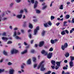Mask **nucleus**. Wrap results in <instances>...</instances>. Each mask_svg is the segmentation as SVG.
<instances>
[{
	"label": "nucleus",
	"mask_w": 74,
	"mask_h": 74,
	"mask_svg": "<svg viewBox=\"0 0 74 74\" xmlns=\"http://www.w3.org/2000/svg\"><path fill=\"white\" fill-rule=\"evenodd\" d=\"M41 52L42 54H43L45 56L48 55L47 58H48V59H51V58H52L53 54L52 53L49 52L48 53L47 52L45 51L44 50H42Z\"/></svg>",
	"instance_id": "nucleus-1"
},
{
	"label": "nucleus",
	"mask_w": 74,
	"mask_h": 74,
	"mask_svg": "<svg viewBox=\"0 0 74 74\" xmlns=\"http://www.w3.org/2000/svg\"><path fill=\"white\" fill-rule=\"evenodd\" d=\"M44 61H42L39 64V65L38 67V69H39L40 68V71H43L46 70V68L44 67Z\"/></svg>",
	"instance_id": "nucleus-2"
},
{
	"label": "nucleus",
	"mask_w": 74,
	"mask_h": 74,
	"mask_svg": "<svg viewBox=\"0 0 74 74\" xmlns=\"http://www.w3.org/2000/svg\"><path fill=\"white\" fill-rule=\"evenodd\" d=\"M10 52L11 54L13 55L15 53H17L18 52V51L15 49H14L12 50Z\"/></svg>",
	"instance_id": "nucleus-3"
},
{
	"label": "nucleus",
	"mask_w": 74,
	"mask_h": 74,
	"mask_svg": "<svg viewBox=\"0 0 74 74\" xmlns=\"http://www.w3.org/2000/svg\"><path fill=\"white\" fill-rule=\"evenodd\" d=\"M39 30V27H37L36 29H35L34 30V34L35 35V36L36 35V34H37V31Z\"/></svg>",
	"instance_id": "nucleus-4"
},
{
	"label": "nucleus",
	"mask_w": 74,
	"mask_h": 74,
	"mask_svg": "<svg viewBox=\"0 0 74 74\" xmlns=\"http://www.w3.org/2000/svg\"><path fill=\"white\" fill-rule=\"evenodd\" d=\"M68 46V44H67V43H65L64 45H62L61 47V49L63 51H64V49H65L66 47H67Z\"/></svg>",
	"instance_id": "nucleus-5"
},
{
	"label": "nucleus",
	"mask_w": 74,
	"mask_h": 74,
	"mask_svg": "<svg viewBox=\"0 0 74 74\" xmlns=\"http://www.w3.org/2000/svg\"><path fill=\"white\" fill-rule=\"evenodd\" d=\"M69 65L70 68H72V67L74 66V64H73V61H71V62H69Z\"/></svg>",
	"instance_id": "nucleus-6"
},
{
	"label": "nucleus",
	"mask_w": 74,
	"mask_h": 74,
	"mask_svg": "<svg viewBox=\"0 0 74 74\" xmlns=\"http://www.w3.org/2000/svg\"><path fill=\"white\" fill-rule=\"evenodd\" d=\"M38 4V2L37 1H35V3L34 6V8H36L37 7V5Z\"/></svg>",
	"instance_id": "nucleus-7"
},
{
	"label": "nucleus",
	"mask_w": 74,
	"mask_h": 74,
	"mask_svg": "<svg viewBox=\"0 0 74 74\" xmlns=\"http://www.w3.org/2000/svg\"><path fill=\"white\" fill-rule=\"evenodd\" d=\"M1 39L2 40H3L4 41L6 42L8 40V38L7 37H3L1 38Z\"/></svg>",
	"instance_id": "nucleus-8"
},
{
	"label": "nucleus",
	"mask_w": 74,
	"mask_h": 74,
	"mask_svg": "<svg viewBox=\"0 0 74 74\" xmlns=\"http://www.w3.org/2000/svg\"><path fill=\"white\" fill-rule=\"evenodd\" d=\"M58 41V40L57 39H55L54 40H51V44H55V42H56Z\"/></svg>",
	"instance_id": "nucleus-9"
},
{
	"label": "nucleus",
	"mask_w": 74,
	"mask_h": 74,
	"mask_svg": "<svg viewBox=\"0 0 74 74\" xmlns=\"http://www.w3.org/2000/svg\"><path fill=\"white\" fill-rule=\"evenodd\" d=\"M27 53V50H25L24 51H22L21 52V55H23V54H25V53Z\"/></svg>",
	"instance_id": "nucleus-10"
},
{
	"label": "nucleus",
	"mask_w": 74,
	"mask_h": 74,
	"mask_svg": "<svg viewBox=\"0 0 74 74\" xmlns=\"http://www.w3.org/2000/svg\"><path fill=\"white\" fill-rule=\"evenodd\" d=\"M31 59H28L27 61V64H31Z\"/></svg>",
	"instance_id": "nucleus-11"
},
{
	"label": "nucleus",
	"mask_w": 74,
	"mask_h": 74,
	"mask_svg": "<svg viewBox=\"0 0 74 74\" xmlns=\"http://www.w3.org/2000/svg\"><path fill=\"white\" fill-rule=\"evenodd\" d=\"M22 16V14L18 15L16 16V18H18V19H21Z\"/></svg>",
	"instance_id": "nucleus-12"
},
{
	"label": "nucleus",
	"mask_w": 74,
	"mask_h": 74,
	"mask_svg": "<svg viewBox=\"0 0 74 74\" xmlns=\"http://www.w3.org/2000/svg\"><path fill=\"white\" fill-rule=\"evenodd\" d=\"M44 44V42L42 41L40 42V43L39 44V46L40 47H42L43 45Z\"/></svg>",
	"instance_id": "nucleus-13"
},
{
	"label": "nucleus",
	"mask_w": 74,
	"mask_h": 74,
	"mask_svg": "<svg viewBox=\"0 0 74 74\" xmlns=\"http://www.w3.org/2000/svg\"><path fill=\"white\" fill-rule=\"evenodd\" d=\"M3 53L4 55H5V56H8V53H7V52L5 51V50L3 51Z\"/></svg>",
	"instance_id": "nucleus-14"
},
{
	"label": "nucleus",
	"mask_w": 74,
	"mask_h": 74,
	"mask_svg": "<svg viewBox=\"0 0 74 74\" xmlns=\"http://www.w3.org/2000/svg\"><path fill=\"white\" fill-rule=\"evenodd\" d=\"M51 62L52 63V64H53V65H54V66H55V63H56L55 61L53 60H52L51 61Z\"/></svg>",
	"instance_id": "nucleus-15"
},
{
	"label": "nucleus",
	"mask_w": 74,
	"mask_h": 74,
	"mask_svg": "<svg viewBox=\"0 0 74 74\" xmlns=\"http://www.w3.org/2000/svg\"><path fill=\"white\" fill-rule=\"evenodd\" d=\"M14 70L12 69L10 70L9 71L10 74H14Z\"/></svg>",
	"instance_id": "nucleus-16"
},
{
	"label": "nucleus",
	"mask_w": 74,
	"mask_h": 74,
	"mask_svg": "<svg viewBox=\"0 0 74 74\" xmlns=\"http://www.w3.org/2000/svg\"><path fill=\"white\" fill-rule=\"evenodd\" d=\"M70 15L69 14H67L65 16V18L66 19H69L70 18Z\"/></svg>",
	"instance_id": "nucleus-17"
},
{
	"label": "nucleus",
	"mask_w": 74,
	"mask_h": 74,
	"mask_svg": "<svg viewBox=\"0 0 74 74\" xmlns=\"http://www.w3.org/2000/svg\"><path fill=\"white\" fill-rule=\"evenodd\" d=\"M66 32H65V31L64 30L63 31L61 32V34L62 35V36H64V35H66Z\"/></svg>",
	"instance_id": "nucleus-18"
},
{
	"label": "nucleus",
	"mask_w": 74,
	"mask_h": 74,
	"mask_svg": "<svg viewBox=\"0 0 74 74\" xmlns=\"http://www.w3.org/2000/svg\"><path fill=\"white\" fill-rule=\"evenodd\" d=\"M60 63H61V62H57L56 63V64L57 66H60Z\"/></svg>",
	"instance_id": "nucleus-19"
},
{
	"label": "nucleus",
	"mask_w": 74,
	"mask_h": 74,
	"mask_svg": "<svg viewBox=\"0 0 74 74\" xmlns=\"http://www.w3.org/2000/svg\"><path fill=\"white\" fill-rule=\"evenodd\" d=\"M29 27L31 29L33 28V25L30 23H29Z\"/></svg>",
	"instance_id": "nucleus-20"
},
{
	"label": "nucleus",
	"mask_w": 74,
	"mask_h": 74,
	"mask_svg": "<svg viewBox=\"0 0 74 74\" xmlns=\"http://www.w3.org/2000/svg\"><path fill=\"white\" fill-rule=\"evenodd\" d=\"M70 54L68 53H66L65 54V56L66 58H67L69 56Z\"/></svg>",
	"instance_id": "nucleus-21"
},
{
	"label": "nucleus",
	"mask_w": 74,
	"mask_h": 74,
	"mask_svg": "<svg viewBox=\"0 0 74 74\" xmlns=\"http://www.w3.org/2000/svg\"><path fill=\"white\" fill-rule=\"evenodd\" d=\"M4 12H5L6 13V14H7V15H8V13L7 12H8V13H11V11L9 10H7V11H6L5 12H3V13H4Z\"/></svg>",
	"instance_id": "nucleus-22"
},
{
	"label": "nucleus",
	"mask_w": 74,
	"mask_h": 74,
	"mask_svg": "<svg viewBox=\"0 0 74 74\" xmlns=\"http://www.w3.org/2000/svg\"><path fill=\"white\" fill-rule=\"evenodd\" d=\"M66 67L64 66V67L63 68V69L64 70H67V69L68 68V65H66Z\"/></svg>",
	"instance_id": "nucleus-23"
},
{
	"label": "nucleus",
	"mask_w": 74,
	"mask_h": 74,
	"mask_svg": "<svg viewBox=\"0 0 74 74\" xmlns=\"http://www.w3.org/2000/svg\"><path fill=\"white\" fill-rule=\"evenodd\" d=\"M44 26L45 27H49V26L48 25V23H46L44 24Z\"/></svg>",
	"instance_id": "nucleus-24"
},
{
	"label": "nucleus",
	"mask_w": 74,
	"mask_h": 74,
	"mask_svg": "<svg viewBox=\"0 0 74 74\" xmlns=\"http://www.w3.org/2000/svg\"><path fill=\"white\" fill-rule=\"evenodd\" d=\"M32 59L34 62H36V60H37L36 58L35 57H33L32 58Z\"/></svg>",
	"instance_id": "nucleus-25"
},
{
	"label": "nucleus",
	"mask_w": 74,
	"mask_h": 74,
	"mask_svg": "<svg viewBox=\"0 0 74 74\" xmlns=\"http://www.w3.org/2000/svg\"><path fill=\"white\" fill-rule=\"evenodd\" d=\"M59 9H60V10H63V5H61Z\"/></svg>",
	"instance_id": "nucleus-26"
},
{
	"label": "nucleus",
	"mask_w": 74,
	"mask_h": 74,
	"mask_svg": "<svg viewBox=\"0 0 74 74\" xmlns=\"http://www.w3.org/2000/svg\"><path fill=\"white\" fill-rule=\"evenodd\" d=\"M15 38L16 39H17V40L18 39H21V38L19 37V36H14Z\"/></svg>",
	"instance_id": "nucleus-27"
},
{
	"label": "nucleus",
	"mask_w": 74,
	"mask_h": 74,
	"mask_svg": "<svg viewBox=\"0 0 74 74\" xmlns=\"http://www.w3.org/2000/svg\"><path fill=\"white\" fill-rule=\"evenodd\" d=\"M4 16V13L3 14H0V19H2V18H3Z\"/></svg>",
	"instance_id": "nucleus-28"
},
{
	"label": "nucleus",
	"mask_w": 74,
	"mask_h": 74,
	"mask_svg": "<svg viewBox=\"0 0 74 74\" xmlns=\"http://www.w3.org/2000/svg\"><path fill=\"white\" fill-rule=\"evenodd\" d=\"M71 58V61H73V60H74V57H73L72 56H71L70 57Z\"/></svg>",
	"instance_id": "nucleus-29"
},
{
	"label": "nucleus",
	"mask_w": 74,
	"mask_h": 74,
	"mask_svg": "<svg viewBox=\"0 0 74 74\" xmlns=\"http://www.w3.org/2000/svg\"><path fill=\"white\" fill-rule=\"evenodd\" d=\"M45 31H44V30L43 31L42 33V36H44L45 35Z\"/></svg>",
	"instance_id": "nucleus-30"
},
{
	"label": "nucleus",
	"mask_w": 74,
	"mask_h": 74,
	"mask_svg": "<svg viewBox=\"0 0 74 74\" xmlns=\"http://www.w3.org/2000/svg\"><path fill=\"white\" fill-rule=\"evenodd\" d=\"M51 73V71H49L46 73H45L44 74H50Z\"/></svg>",
	"instance_id": "nucleus-31"
},
{
	"label": "nucleus",
	"mask_w": 74,
	"mask_h": 74,
	"mask_svg": "<svg viewBox=\"0 0 74 74\" xmlns=\"http://www.w3.org/2000/svg\"><path fill=\"white\" fill-rule=\"evenodd\" d=\"M33 21L34 22H35V23H36L38 21V20L37 19H34L33 20Z\"/></svg>",
	"instance_id": "nucleus-32"
},
{
	"label": "nucleus",
	"mask_w": 74,
	"mask_h": 74,
	"mask_svg": "<svg viewBox=\"0 0 74 74\" xmlns=\"http://www.w3.org/2000/svg\"><path fill=\"white\" fill-rule=\"evenodd\" d=\"M25 64L24 63H23V65H22L21 66V69H23V68H24V66H25Z\"/></svg>",
	"instance_id": "nucleus-33"
},
{
	"label": "nucleus",
	"mask_w": 74,
	"mask_h": 74,
	"mask_svg": "<svg viewBox=\"0 0 74 74\" xmlns=\"http://www.w3.org/2000/svg\"><path fill=\"white\" fill-rule=\"evenodd\" d=\"M16 36V31L14 32V34L13 35V37H15V36Z\"/></svg>",
	"instance_id": "nucleus-34"
},
{
	"label": "nucleus",
	"mask_w": 74,
	"mask_h": 74,
	"mask_svg": "<svg viewBox=\"0 0 74 74\" xmlns=\"http://www.w3.org/2000/svg\"><path fill=\"white\" fill-rule=\"evenodd\" d=\"M8 66H11V65H12V63L10 62H8Z\"/></svg>",
	"instance_id": "nucleus-35"
},
{
	"label": "nucleus",
	"mask_w": 74,
	"mask_h": 74,
	"mask_svg": "<svg viewBox=\"0 0 74 74\" xmlns=\"http://www.w3.org/2000/svg\"><path fill=\"white\" fill-rule=\"evenodd\" d=\"M53 48L51 47L49 49V51H50V52H52V51H53Z\"/></svg>",
	"instance_id": "nucleus-36"
},
{
	"label": "nucleus",
	"mask_w": 74,
	"mask_h": 74,
	"mask_svg": "<svg viewBox=\"0 0 74 74\" xmlns=\"http://www.w3.org/2000/svg\"><path fill=\"white\" fill-rule=\"evenodd\" d=\"M21 1V0H15V1L17 3H20Z\"/></svg>",
	"instance_id": "nucleus-37"
},
{
	"label": "nucleus",
	"mask_w": 74,
	"mask_h": 74,
	"mask_svg": "<svg viewBox=\"0 0 74 74\" xmlns=\"http://www.w3.org/2000/svg\"><path fill=\"white\" fill-rule=\"evenodd\" d=\"M67 23V22L66 21H64V23H63L64 26H67V25H66V24H66V23Z\"/></svg>",
	"instance_id": "nucleus-38"
},
{
	"label": "nucleus",
	"mask_w": 74,
	"mask_h": 74,
	"mask_svg": "<svg viewBox=\"0 0 74 74\" xmlns=\"http://www.w3.org/2000/svg\"><path fill=\"white\" fill-rule=\"evenodd\" d=\"M36 12L37 14H39L40 13V11L38 10H36Z\"/></svg>",
	"instance_id": "nucleus-39"
},
{
	"label": "nucleus",
	"mask_w": 74,
	"mask_h": 74,
	"mask_svg": "<svg viewBox=\"0 0 74 74\" xmlns=\"http://www.w3.org/2000/svg\"><path fill=\"white\" fill-rule=\"evenodd\" d=\"M64 31H65V33H66V34H69V31H68V30H66Z\"/></svg>",
	"instance_id": "nucleus-40"
},
{
	"label": "nucleus",
	"mask_w": 74,
	"mask_h": 74,
	"mask_svg": "<svg viewBox=\"0 0 74 74\" xmlns=\"http://www.w3.org/2000/svg\"><path fill=\"white\" fill-rule=\"evenodd\" d=\"M51 20H52V19H55V17L54 16H51Z\"/></svg>",
	"instance_id": "nucleus-41"
},
{
	"label": "nucleus",
	"mask_w": 74,
	"mask_h": 74,
	"mask_svg": "<svg viewBox=\"0 0 74 74\" xmlns=\"http://www.w3.org/2000/svg\"><path fill=\"white\" fill-rule=\"evenodd\" d=\"M34 49H32L31 51V53H34Z\"/></svg>",
	"instance_id": "nucleus-42"
},
{
	"label": "nucleus",
	"mask_w": 74,
	"mask_h": 74,
	"mask_svg": "<svg viewBox=\"0 0 74 74\" xmlns=\"http://www.w3.org/2000/svg\"><path fill=\"white\" fill-rule=\"evenodd\" d=\"M48 23L49 26H51V25H52V23H51V21H49Z\"/></svg>",
	"instance_id": "nucleus-43"
},
{
	"label": "nucleus",
	"mask_w": 74,
	"mask_h": 74,
	"mask_svg": "<svg viewBox=\"0 0 74 74\" xmlns=\"http://www.w3.org/2000/svg\"><path fill=\"white\" fill-rule=\"evenodd\" d=\"M14 5V3H11L10 4V7H12V6H13V5Z\"/></svg>",
	"instance_id": "nucleus-44"
},
{
	"label": "nucleus",
	"mask_w": 74,
	"mask_h": 74,
	"mask_svg": "<svg viewBox=\"0 0 74 74\" xmlns=\"http://www.w3.org/2000/svg\"><path fill=\"white\" fill-rule=\"evenodd\" d=\"M4 69H0V73H2V72H4Z\"/></svg>",
	"instance_id": "nucleus-45"
},
{
	"label": "nucleus",
	"mask_w": 74,
	"mask_h": 74,
	"mask_svg": "<svg viewBox=\"0 0 74 74\" xmlns=\"http://www.w3.org/2000/svg\"><path fill=\"white\" fill-rule=\"evenodd\" d=\"M47 5L44 6L42 7V10H45V8H47Z\"/></svg>",
	"instance_id": "nucleus-46"
},
{
	"label": "nucleus",
	"mask_w": 74,
	"mask_h": 74,
	"mask_svg": "<svg viewBox=\"0 0 74 74\" xmlns=\"http://www.w3.org/2000/svg\"><path fill=\"white\" fill-rule=\"evenodd\" d=\"M59 67L60 66H58V65L56 66L55 69L56 70H58L59 69Z\"/></svg>",
	"instance_id": "nucleus-47"
},
{
	"label": "nucleus",
	"mask_w": 74,
	"mask_h": 74,
	"mask_svg": "<svg viewBox=\"0 0 74 74\" xmlns=\"http://www.w3.org/2000/svg\"><path fill=\"white\" fill-rule=\"evenodd\" d=\"M71 23H74V18H72V20L71 21Z\"/></svg>",
	"instance_id": "nucleus-48"
},
{
	"label": "nucleus",
	"mask_w": 74,
	"mask_h": 74,
	"mask_svg": "<svg viewBox=\"0 0 74 74\" xmlns=\"http://www.w3.org/2000/svg\"><path fill=\"white\" fill-rule=\"evenodd\" d=\"M31 2L32 4L34 3V0H31Z\"/></svg>",
	"instance_id": "nucleus-49"
},
{
	"label": "nucleus",
	"mask_w": 74,
	"mask_h": 74,
	"mask_svg": "<svg viewBox=\"0 0 74 74\" xmlns=\"http://www.w3.org/2000/svg\"><path fill=\"white\" fill-rule=\"evenodd\" d=\"M12 43V42L11 41H8V42L7 44H11Z\"/></svg>",
	"instance_id": "nucleus-50"
},
{
	"label": "nucleus",
	"mask_w": 74,
	"mask_h": 74,
	"mask_svg": "<svg viewBox=\"0 0 74 74\" xmlns=\"http://www.w3.org/2000/svg\"><path fill=\"white\" fill-rule=\"evenodd\" d=\"M6 19H7V17H5L2 18L3 21H5V20H6Z\"/></svg>",
	"instance_id": "nucleus-51"
},
{
	"label": "nucleus",
	"mask_w": 74,
	"mask_h": 74,
	"mask_svg": "<svg viewBox=\"0 0 74 74\" xmlns=\"http://www.w3.org/2000/svg\"><path fill=\"white\" fill-rule=\"evenodd\" d=\"M53 2L52 1L51 2V4L50 5V6L51 7H52V4H53Z\"/></svg>",
	"instance_id": "nucleus-52"
},
{
	"label": "nucleus",
	"mask_w": 74,
	"mask_h": 74,
	"mask_svg": "<svg viewBox=\"0 0 74 74\" xmlns=\"http://www.w3.org/2000/svg\"><path fill=\"white\" fill-rule=\"evenodd\" d=\"M2 36H6V33H3L2 34Z\"/></svg>",
	"instance_id": "nucleus-53"
},
{
	"label": "nucleus",
	"mask_w": 74,
	"mask_h": 74,
	"mask_svg": "<svg viewBox=\"0 0 74 74\" xmlns=\"http://www.w3.org/2000/svg\"><path fill=\"white\" fill-rule=\"evenodd\" d=\"M24 45H25V46L27 45H28V44H27V43H26V42H24Z\"/></svg>",
	"instance_id": "nucleus-54"
},
{
	"label": "nucleus",
	"mask_w": 74,
	"mask_h": 74,
	"mask_svg": "<svg viewBox=\"0 0 74 74\" xmlns=\"http://www.w3.org/2000/svg\"><path fill=\"white\" fill-rule=\"evenodd\" d=\"M29 37L30 38H32V34H29Z\"/></svg>",
	"instance_id": "nucleus-55"
},
{
	"label": "nucleus",
	"mask_w": 74,
	"mask_h": 74,
	"mask_svg": "<svg viewBox=\"0 0 74 74\" xmlns=\"http://www.w3.org/2000/svg\"><path fill=\"white\" fill-rule=\"evenodd\" d=\"M64 63H67V62H68L67 60H64Z\"/></svg>",
	"instance_id": "nucleus-56"
},
{
	"label": "nucleus",
	"mask_w": 74,
	"mask_h": 74,
	"mask_svg": "<svg viewBox=\"0 0 74 74\" xmlns=\"http://www.w3.org/2000/svg\"><path fill=\"white\" fill-rule=\"evenodd\" d=\"M3 62V59H1L0 60V63H2Z\"/></svg>",
	"instance_id": "nucleus-57"
},
{
	"label": "nucleus",
	"mask_w": 74,
	"mask_h": 74,
	"mask_svg": "<svg viewBox=\"0 0 74 74\" xmlns=\"http://www.w3.org/2000/svg\"><path fill=\"white\" fill-rule=\"evenodd\" d=\"M37 66V64H34V68H36V67Z\"/></svg>",
	"instance_id": "nucleus-58"
},
{
	"label": "nucleus",
	"mask_w": 74,
	"mask_h": 74,
	"mask_svg": "<svg viewBox=\"0 0 74 74\" xmlns=\"http://www.w3.org/2000/svg\"><path fill=\"white\" fill-rule=\"evenodd\" d=\"M60 25V23H58L56 24V25L58 26Z\"/></svg>",
	"instance_id": "nucleus-59"
},
{
	"label": "nucleus",
	"mask_w": 74,
	"mask_h": 74,
	"mask_svg": "<svg viewBox=\"0 0 74 74\" xmlns=\"http://www.w3.org/2000/svg\"><path fill=\"white\" fill-rule=\"evenodd\" d=\"M21 33H24V30L23 29H21Z\"/></svg>",
	"instance_id": "nucleus-60"
},
{
	"label": "nucleus",
	"mask_w": 74,
	"mask_h": 74,
	"mask_svg": "<svg viewBox=\"0 0 74 74\" xmlns=\"http://www.w3.org/2000/svg\"><path fill=\"white\" fill-rule=\"evenodd\" d=\"M51 67L53 69H55V66H51Z\"/></svg>",
	"instance_id": "nucleus-61"
},
{
	"label": "nucleus",
	"mask_w": 74,
	"mask_h": 74,
	"mask_svg": "<svg viewBox=\"0 0 74 74\" xmlns=\"http://www.w3.org/2000/svg\"><path fill=\"white\" fill-rule=\"evenodd\" d=\"M32 30L29 29L28 31V33H30V32H32Z\"/></svg>",
	"instance_id": "nucleus-62"
},
{
	"label": "nucleus",
	"mask_w": 74,
	"mask_h": 74,
	"mask_svg": "<svg viewBox=\"0 0 74 74\" xmlns=\"http://www.w3.org/2000/svg\"><path fill=\"white\" fill-rule=\"evenodd\" d=\"M23 10H21L20 11V13H23Z\"/></svg>",
	"instance_id": "nucleus-63"
},
{
	"label": "nucleus",
	"mask_w": 74,
	"mask_h": 74,
	"mask_svg": "<svg viewBox=\"0 0 74 74\" xmlns=\"http://www.w3.org/2000/svg\"><path fill=\"white\" fill-rule=\"evenodd\" d=\"M64 74H70V72H67L65 73H64Z\"/></svg>",
	"instance_id": "nucleus-64"
}]
</instances>
